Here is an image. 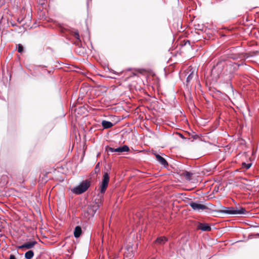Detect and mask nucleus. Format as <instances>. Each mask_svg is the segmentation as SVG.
<instances>
[{"label": "nucleus", "instance_id": "obj_19", "mask_svg": "<svg viewBox=\"0 0 259 259\" xmlns=\"http://www.w3.org/2000/svg\"><path fill=\"white\" fill-rule=\"evenodd\" d=\"M9 259H17L14 255L10 254Z\"/></svg>", "mask_w": 259, "mask_h": 259}, {"label": "nucleus", "instance_id": "obj_15", "mask_svg": "<svg viewBox=\"0 0 259 259\" xmlns=\"http://www.w3.org/2000/svg\"><path fill=\"white\" fill-rule=\"evenodd\" d=\"M184 175L186 177L187 179L190 180L191 179V178L192 176L193 175V174L192 172H191L185 171L184 173Z\"/></svg>", "mask_w": 259, "mask_h": 259}, {"label": "nucleus", "instance_id": "obj_9", "mask_svg": "<svg viewBox=\"0 0 259 259\" xmlns=\"http://www.w3.org/2000/svg\"><path fill=\"white\" fill-rule=\"evenodd\" d=\"M155 157L156 158V160L160 164L163 165L164 167H166L168 166V163L167 162L166 160L161 156L156 154H155Z\"/></svg>", "mask_w": 259, "mask_h": 259}, {"label": "nucleus", "instance_id": "obj_7", "mask_svg": "<svg viewBox=\"0 0 259 259\" xmlns=\"http://www.w3.org/2000/svg\"><path fill=\"white\" fill-rule=\"evenodd\" d=\"M37 243V241H33L31 242H26L25 244L19 246L17 247V248L18 249H23V248H26V249H31L34 247L35 245H36Z\"/></svg>", "mask_w": 259, "mask_h": 259}, {"label": "nucleus", "instance_id": "obj_11", "mask_svg": "<svg viewBox=\"0 0 259 259\" xmlns=\"http://www.w3.org/2000/svg\"><path fill=\"white\" fill-rule=\"evenodd\" d=\"M167 241V239L164 236H161L158 237L155 240V243L158 244H164L165 242Z\"/></svg>", "mask_w": 259, "mask_h": 259}, {"label": "nucleus", "instance_id": "obj_16", "mask_svg": "<svg viewBox=\"0 0 259 259\" xmlns=\"http://www.w3.org/2000/svg\"><path fill=\"white\" fill-rule=\"evenodd\" d=\"M242 167H243L246 169H248L251 167V163H246L245 162H243L242 164Z\"/></svg>", "mask_w": 259, "mask_h": 259}, {"label": "nucleus", "instance_id": "obj_4", "mask_svg": "<svg viewBox=\"0 0 259 259\" xmlns=\"http://www.w3.org/2000/svg\"><path fill=\"white\" fill-rule=\"evenodd\" d=\"M189 205L195 211H200L207 208L206 206L200 203L191 202L189 203Z\"/></svg>", "mask_w": 259, "mask_h": 259}, {"label": "nucleus", "instance_id": "obj_13", "mask_svg": "<svg viewBox=\"0 0 259 259\" xmlns=\"http://www.w3.org/2000/svg\"><path fill=\"white\" fill-rule=\"evenodd\" d=\"M113 125V123L110 121L103 120L102 122V125L104 128H108L111 127Z\"/></svg>", "mask_w": 259, "mask_h": 259}, {"label": "nucleus", "instance_id": "obj_20", "mask_svg": "<svg viewBox=\"0 0 259 259\" xmlns=\"http://www.w3.org/2000/svg\"><path fill=\"white\" fill-rule=\"evenodd\" d=\"M258 236H259V234H257Z\"/></svg>", "mask_w": 259, "mask_h": 259}, {"label": "nucleus", "instance_id": "obj_1", "mask_svg": "<svg viewBox=\"0 0 259 259\" xmlns=\"http://www.w3.org/2000/svg\"><path fill=\"white\" fill-rule=\"evenodd\" d=\"M220 212L229 214L237 215L245 214L246 210L242 207L239 208L223 207V209L220 210Z\"/></svg>", "mask_w": 259, "mask_h": 259}, {"label": "nucleus", "instance_id": "obj_3", "mask_svg": "<svg viewBox=\"0 0 259 259\" xmlns=\"http://www.w3.org/2000/svg\"><path fill=\"white\" fill-rule=\"evenodd\" d=\"M109 176L108 172H105L103 175V180L100 186V192L104 193L108 185Z\"/></svg>", "mask_w": 259, "mask_h": 259}, {"label": "nucleus", "instance_id": "obj_10", "mask_svg": "<svg viewBox=\"0 0 259 259\" xmlns=\"http://www.w3.org/2000/svg\"><path fill=\"white\" fill-rule=\"evenodd\" d=\"M189 71L190 72V74L188 75L187 78V85H188L191 80L193 79L195 75V69H193L192 68L189 69Z\"/></svg>", "mask_w": 259, "mask_h": 259}, {"label": "nucleus", "instance_id": "obj_17", "mask_svg": "<svg viewBox=\"0 0 259 259\" xmlns=\"http://www.w3.org/2000/svg\"><path fill=\"white\" fill-rule=\"evenodd\" d=\"M74 36L75 37V38H76L77 40L80 41V36H79V33L78 31H75L74 32Z\"/></svg>", "mask_w": 259, "mask_h": 259}, {"label": "nucleus", "instance_id": "obj_8", "mask_svg": "<svg viewBox=\"0 0 259 259\" xmlns=\"http://www.w3.org/2000/svg\"><path fill=\"white\" fill-rule=\"evenodd\" d=\"M197 229L202 231H210L211 230L210 226L207 223H199Z\"/></svg>", "mask_w": 259, "mask_h": 259}, {"label": "nucleus", "instance_id": "obj_18", "mask_svg": "<svg viewBox=\"0 0 259 259\" xmlns=\"http://www.w3.org/2000/svg\"><path fill=\"white\" fill-rule=\"evenodd\" d=\"M23 51V47L21 44L18 45V51L19 53H22Z\"/></svg>", "mask_w": 259, "mask_h": 259}, {"label": "nucleus", "instance_id": "obj_5", "mask_svg": "<svg viewBox=\"0 0 259 259\" xmlns=\"http://www.w3.org/2000/svg\"><path fill=\"white\" fill-rule=\"evenodd\" d=\"M109 151L111 152H116L122 153L123 152H128L130 151V148L127 145H123V146L119 147L117 148L109 147Z\"/></svg>", "mask_w": 259, "mask_h": 259}, {"label": "nucleus", "instance_id": "obj_6", "mask_svg": "<svg viewBox=\"0 0 259 259\" xmlns=\"http://www.w3.org/2000/svg\"><path fill=\"white\" fill-rule=\"evenodd\" d=\"M99 205L98 204H95L94 205H91L88 208L87 212L89 215L93 217L97 211V210L99 209Z\"/></svg>", "mask_w": 259, "mask_h": 259}, {"label": "nucleus", "instance_id": "obj_14", "mask_svg": "<svg viewBox=\"0 0 259 259\" xmlns=\"http://www.w3.org/2000/svg\"><path fill=\"white\" fill-rule=\"evenodd\" d=\"M34 255V252L32 250H30L28 251H27L25 253V257L26 259H31Z\"/></svg>", "mask_w": 259, "mask_h": 259}, {"label": "nucleus", "instance_id": "obj_2", "mask_svg": "<svg viewBox=\"0 0 259 259\" xmlns=\"http://www.w3.org/2000/svg\"><path fill=\"white\" fill-rule=\"evenodd\" d=\"M90 186V182L88 180H85L78 186L72 189L71 191L76 194H80L84 192Z\"/></svg>", "mask_w": 259, "mask_h": 259}, {"label": "nucleus", "instance_id": "obj_12", "mask_svg": "<svg viewBox=\"0 0 259 259\" xmlns=\"http://www.w3.org/2000/svg\"><path fill=\"white\" fill-rule=\"evenodd\" d=\"M82 232L81 228L80 226H77L75 227L74 230V236L75 238L79 237Z\"/></svg>", "mask_w": 259, "mask_h": 259}]
</instances>
